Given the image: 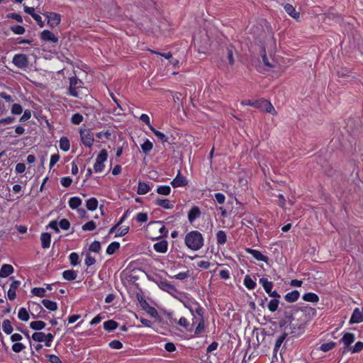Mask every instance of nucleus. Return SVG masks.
Instances as JSON below:
<instances>
[{
  "label": "nucleus",
  "instance_id": "obj_1",
  "mask_svg": "<svg viewBox=\"0 0 363 363\" xmlns=\"http://www.w3.org/2000/svg\"><path fill=\"white\" fill-rule=\"evenodd\" d=\"M316 310L309 306L299 308L295 306L285 308L284 316L280 320V325H289L291 334L298 336L304 331L305 325L316 315Z\"/></svg>",
  "mask_w": 363,
  "mask_h": 363
},
{
  "label": "nucleus",
  "instance_id": "obj_2",
  "mask_svg": "<svg viewBox=\"0 0 363 363\" xmlns=\"http://www.w3.org/2000/svg\"><path fill=\"white\" fill-rule=\"evenodd\" d=\"M184 242L188 248L197 251L203 247L204 239L199 231L192 230L186 235Z\"/></svg>",
  "mask_w": 363,
  "mask_h": 363
},
{
  "label": "nucleus",
  "instance_id": "obj_3",
  "mask_svg": "<svg viewBox=\"0 0 363 363\" xmlns=\"http://www.w3.org/2000/svg\"><path fill=\"white\" fill-rule=\"evenodd\" d=\"M69 80V94L74 97H79V89L83 88V82L76 76L70 77Z\"/></svg>",
  "mask_w": 363,
  "mask_h": 363
},
{
  "label": "nucleus",
  "instance_id": "obj_4",
  "mask_svg": "<svg viewBox=\"0 0 363 363\" xmlns=\"http://www.w3.org/2000/svg\"><path fill=\"white\" fill-rule=\"evenodd\" d=\"M13 64L21 69H26L29 65L28 57L25 54H16L12 60Z\"/></svg>",
  "mask_w": 363,
  "mask_h": 363
},
{
  "label": "nucleus",
  "instance_id": "obj_5",
  "mask_svg": "<svg viewBox=\"0 0 363 363\" xmlns=\"http://www.w3.org/2000/svg\"><path fill=\"white\" fill-rule=\"evenodd\" d=\"M79 133L82 143L85 146L91 147L93 145L94 140V134L91 133V131L89 129H80Z\"/></svg>",
  "mask_w": 363,
  "mask_h": 363
},
{
  "label": "nucleus",
  "instance_id": "obj_6",
  "mask_svg": "<svg viewBox=\"0 0 363 363\" xmlns=\"http://www.w3.org/2000/svg\"><path fill=\"white\" fill-rule=\"evenodd\" d=\"M148 228H153L155 230L158 229L160 235L152 238V240L159 239L161 237H166L168 233V230L166 229L165 226L162 225V221H151L147 225Z\"/></svg>",
  "mask_w": 363,
  "mask_h": 363
},
{
  "label": "nucleus",
  "instance_id": "obj_7",
  "mask_svg": "<svg viewBox=\"0 0 363 363\" xmlns=\"http://www.w3.org/2000/svg\"><path fill=\"white\" fill-rule=\"evenodd\" d=\"M155 282L160 289L168 292L171 295H174V293L177 292L176 287L167 280L159 279L158 280L155 281Z\"/></svg>",
  "mask_w": 363,
  "mask_h": 363
},
{
  "label": "nucleus",
  "instance_id": "obj_8",
  "mask_svg": "<svg viewBox=\"0 0 363 363\" xmlns=\"http://www.w3.org/2000/svg\"><path fill=\"white\" fill-rule=\"evenodd\" d=\"M195 312L198 314L199 316H200L199 322L198 325L196 328V330L194 332V334L196 335H199L203 332L204 328H205V323H204V320H203V309L201 306H199L195 309Z\"/></svg>",
  "mask_w": 363,
  "mask_h": 363
},
{
  "label": "nucleus",
  "instance_id": "obj_9",
  "mask_svg": "<svg viewBox=\"0 0 363 363\" xmlns=\"http://www.w3.org/2000/svg\"><path fill=\"white\" fill-rule=\"evenodd\" d=\"M48 18V24L51 28H55L58 26L61 21V16L55 12L48 13L46 14Z\"/></svg>",
  "mask_w": 363,
  "mask_h": 363
},
{
  "label": "nucleus",
  "instance_id": "obj_10",
  "mask_svg": "<svg viewBox=\"0 0 363 363\" xmlns=\"http://www.w3.org/2000/svg\"><path fill=\"white\" fill-rule=\"evenodd\" d=\"M13 280L8 291L7 296L9 300H14L16 297V291L19 287L21 282L17 280H13V277H10Z\"/></svg>",
  "mask_w": 363,
  "mask_h": 363
},
{
  "label": "nucleus",
  "instance_id": "obj_11",
  "mask_svg": "<svg viewBox=\"0 0 363 363\" xmlns=\"http://www.w3.org/2000/svg\"><path fill=\"white\" fill-rule=\"evenodd\" d=\"M361 322H363V308L360 310L359 308H355L353 311L349 323L350 324H353L359 323Z\"/></svg>",
  "mask_w": 363,
  "mask_h": 363
},
{
  "label": "nucleus",
  "instance_id": "obj_12",
  "mask_svg": "<svg viewBox=\"0 0 363 363\" xmlns=\"http://www.w3.org/2000/svg\"><path fill=\"white\" fill-rule=\"evenodd\" d=\"M355 336L353 333H346L343 337L340 339V342L345 345V350L348 351L350 350V346L354 342Z\"/></svg>",
  "mask_w": 363,
  "mask_h": 363
},
{
  "label": "nucleus",
  "instance_id": "obj_13",
  "mask_svg": "<svg viewBox=\"0 0 363 363\" xmlns=\"http://www.w3.org/2000/svg\"><path fill=\"white\" fill-rule=\"evenodd\" d=\"M246 252L250 254L255 259H256L258 261H262L265 263H267V262L269 261L268 257L264 255L260 251L257 250L247 248Z\"/></svg>",
  "mask_w": 363,
  "mask_h": 363
},
{
  "label": "nucleus",
  "instance_id": "obj_14",
  "mask_svg": "<svg viewBox=\"0 0 363 363\" xmlns=\"http://www.w3.org/2000/svg\"><path fill=\"white\" fill-rule=\"evenodd\" d=\"M187 183L186 178L181 174L180 172H179L176 177L172 181L171 184L174 188H177L184 186Z\"/></svg>",
  "mask_w": 363,
  "mask_h": 363
},
{
  "label": "nucleus",
  "instance_id": "obj_15",
  "mask_svg": "<svg viewBox=\"0 0 363 363\" xmlns=\"http://www.w3.org/2000/svg\"><path fill=\"white\" fill-rule=\"evenodd\" d=\"M40 38L43 41L52 42L56 43L58 42V38L48 30H44L40 34Z\"/></svg>",
  "mask_w": 363,
  "mask_h": 363
},
{
  "label": "nucleus",
  "instance_id": "obj_16",
  "mask_svg": "<svg viewBox=\"0 0 363 363\" xmlns=\"http://www.w3.org/2000/svg\"><path fill=\"white\" fill-rule=\"evenodd\" d=\"M201 215V212L200 211V208L196 206H194L189 211L188 213V220L190 223H193V222L199 218Z\"/></svg>",
  "mask_w": 363,
  "mask_h": 363
},
{
  "label": "nucleus",
  "instance_id": "obj_17",
  "mask_svg": "<svg viewBox=\"0 0 363 363\" xmlns=\"http://www.w3.org/2000/svg\"><path fill=\"white\" fill-rule=\"evenodd\" d=\"M168 243L165 240H162L154 244V250L159 253H165L167 251Z\"/></svg>",
  "mask_w": 363,
  "mask_h": 363
},
{
  "label": "nucleus",
  "instance_id": "obj_18",
  "mask_svg": "<svg viewBox=\"0 0 363 363\" xmlns=\"http://www.w3.org/2000/svg\"><path fill=\"white\" fill-rule=\"evenodd\" d=\"M150 130L155 134V135L164 144L165 143H168L171 144V142L169 141V137L163 133L156 130L154 127L150 126ZM174 143V142H172Z\"/></svg>",
  "mask_w": 363,
  "mask_h": 363
},
{
  "label": "nucleus",
  "instance_id": "obj_19",
  "mask_svg": "<svg viewBox=\"0 0 363 363\" xmlns=\"http://www.w3.org/2000/svg\"><path fill=\"white\" fill-rule=\"evenodd\" d=\"M13 267L9 264H4L0 269V277L5 278L13 273Z\"/></svg>",
  "mask_w": 363,
  "mask_h": 363
},
{
  "label": "nucleus",
  "instance_id": "obj_20",
  "mask_svg": "<svg viewBox=\"0 0 363 363\" xmlns=\"http://www.w3.org/2000/svg\"><path fill=\"white\" fill-rule=\"evenodd\" d=\"M285 11L292 18H294L296 20H298L300 16L299 12H297L295 9V8L289 4H286L284 6Z\"/></svg>",
  "mask_w": 363,
  "mask_h": 363
},
{
  "label": "nucleus",
  "instance_id": "obj_21",
  "mask_svg": "<svg viewBox=\"0 0 363 363\" xmlns=\"http://www.w3.org/2000/svg\"><path fill=\"white\" fill-rule=\"evenodd\" d=\"M40 241L43 249L49 248L51 242V235L48 233H43L40 235Z\"/></svg>",
  "mask_w": 363,
  "mask_h": 363
},
{
  "label": "nucleus",
  "instance_id": "obj_22",
  "mask_svg": "<svg viewBox=\"0 0 363 363\" xmlns=\"http://www.w3.org/2000/svg\"><path fill=\"white\" fill-rule=\"evenodd\" d=\"M300 296V293L297 290H294L287 293L284 296V299L288 303H294L296 301Z\"/></svg>",
  "mask_w": 363,
  "mask_h": 363
},
{
  "label": "nucleus",
  "instance_id": "obj_23",
  "mask_svg": "<svg viewBox=\"0 0 363 363\" xmlns=\"http://www.w3.org/2000/svg\"><path fill=\"white\" fill-rule=\"evenodd\" d=\"M259 282L262 286L266 293L268 294L272 291V288L274 286V283L272 281H268L267 278L262 277L259 279Z\"/></svg>",
  "mask_w": 363,
  "mask_h": 363
},
{
  "label": "nucleus",
  "instance_id": "obj_24",
  "mask_svg": "<svg viewBox=\"0 0 363 363\" xmlns=\"http://www.w3.org/2000/svg\"><path fill=\"white\" fill-rule=\"evenodd\" d=\"M150 190V186L148 184L144 182L139 181L137 193L140 195H144L148 193Z\"/></svg>",
  "mask_w": 363,
  "mask_h": 363
},
{
  "label": "nucleus",
  "instance_id": "obj_25",
  "mask_svg": "<svg viewBox=\"0 0 363 363\" xmlns=\"http://www.w3.org/2000/svg\"><path fill=\"white\" fill-rule=\"evenodd\" d=\"M261 108H263V110L267 113H272L274 115L277 114V111H275L274 106L269 101L267 100L262 99Z\"/></svg>",
  "mask_w": 363,
  "mask_h": 363
},
{
  "label": "nucleus",
  "instance_id": "obj_26",
  "mask_svg": "<svg viewBox=\"0 0 363 363\" xmlns=\"http://www.w3.org/2000/svg\"><path fill=\"white\" fill-rule=\"evenodd\" d=\"M155 204L165 209H172L174 207V205L172 204L170 201L167 199H162L157 198L155 201Z\"/></svg>",
  "mask_w": 363,
  "mask_h": 363
},
{
  "label": "nucleus",
  "instance_id": "obj_27",
  "mask_svg": "<svg viewBox=\"0 0 363 363\" xmlns=\"http://www.w3.org/2000/svg\"><path fill=\"white\" fill-rule=\"evenodd\" d=\"M104 329L108 332H111L118 327V323L113 320H108L104 323Z\"/></svg>",
  "mask_w": 363,
  "mask_h": 363
},
{
  "label": "nucleus",
  "instance_id": "obj_28",
  "mask_svg": "<svg viewBox=\"0 0 363 363\" xmlns=\"http://www.w3.org/2000/svg\"><path fill=\"white\" fill-rule=\"evenodd\" d=\"M77 272L74 269L65 270L62 272V277L67 281H73L77 278Z\"/></svg>",
  "mask_w": 363,
  "mask_h": 363
},
{
  "label": "nucleus",
  "instance_id": "obj_29",
  "mask_svg": "<svg viewBox=\"0 0 363 363\" xmlns=\"http://www.w3.org/2000/svg\"><path fill=\"white\" fill-rule=\"evenodd\" d=\"M98 203V200L94 197H91L86 200V207L87 210L93 211L97 208Z\"/></svg>",
  "mask_w": 363,
  "mask_h": 363
},
{
  "label": "nucleus",
  "instance_id": "obj_30",
  "mask_svg": "<svg viewBox=\"0 0 363 363\" xmlns=\"http://www.w3.org/2000/svg\"><path fill=\"white\" fill-rule=\"evenodd\" d=\"M302 298L305 301H308V302L317 303L319 301L318 296L316 294L312 293V292H309V293H306V294H303V296H302Z\"/></svg>",
  "mask_w": 363,
  "mask_h": 363
},
{
  "label": "nucleus",
  "instance_id": "obj_31",
  "mask_svg": "<svg viewBox=\"0 0 363 363\" xmlns=\"http://www.w3.org/2000/svg\"><path fill=\"white\" fill-rule=\"evenodd\" d=\"M68 203L72 209H77L82 205V199L78 196H74L69 199Z\"/></svg>",
  "mask_w": 363,
  "mask_h": 363
},
{
  "label": "nucleus",
  "instance_id": "obj_32",
  "mask_svg": "<svg viewBox=\"0 0 363 363\" xmlns=\"http://www.w3.org/2000/svg\"><path fill=\"white\" fill-rule=\"evenodd\" d=\"M336 345H337L336 342H335L333 341H330V342L322 344L318 347V350L323 352H327L330 351L333 349H334L336 347Z\"/></svg>",
  "mask_w": 363,
  "mask_h": 363
},
{
  "label": "nucleus",
  "instance_id": "obj_33",
  "mask_svg": "<svg viewBox=\"0 0 363 363\" xmlns=\"http://www.w3.org/2000/svg\"><path fill=\"white\" fill-rule=\"evenodd\" d=\"M43 305L48 310L55 311L57 309V303L55 301L48 300V299H43L42 301Z\"/></svg>",
  "mask_w": 363,
  "mask_h": 363
},
{
  "label": "nucleus",
  "instance_id": "obj_34",
  "mask_svg": "<svg viewBox=\"0 0 363 363\" xmlns=\"http://www.w3.org/2000/svg\"><path fill=\"white\" fill-rule=\"evenodd\" d=\"M45 325V323L42 320H35L30 323V328L36 331L43 330Z\"/></svg>",
  "mask_w": 363,
  "mask_h": 363
},
{
  "label": "nucleus",
  "instance_id": "obj_35",
  "mask_svg": "<svg viewBox=\"0 0 363 363\" xmlns=\"http://www.w3.org/2000/svg\"><path fill=\"white\" fill-rule=\"evenodd\" d=\"M69 147H70V143H69V139L65 136L62 137L60 140V148L62 151L67 152L69 150Z\"/></svg>",
  "mask_w": 363,
  "mask_h": 363
},
{
  "label": "nucleus",
  "instance_id": "obj_36",
  "mask_svg": "<svg viewBox=\"0 0 363 363\" xmlns=\"http://www.w3.org/2000/svg\"><path fill=\"white\" fill-rule=\"evenodd\" d=\"M120 248L118 242H112L106 248V254L111 255L114 254Z\"/></svg>",
  "mask_w": 363,
  "mask_h": 363
},
{
  "label": "nucleus",
  "instance_id": "obj_37",
  "mask_svg": "<svg viewBox=\"0 0 363 363\" xmlns=\"http://www.w3.org/2000/svg\"><path fill=\"white\" fill-rule=\"evenodd\" d=\"M2 329L3 331L7 335H10L12 333L13 328L9 320L6 319L3 321Z\"/></svg>",
  "mask_w": 363,
  "mask_h": 363
},
{
  "label": "nucleus",
  "instance_id": "obj_38",
  "mask_svg": "<svg viewBox=\"0 0 363 363\" xmlns=\"http://www.w3.org/2000/svg\"><path fill=\"white\" fill-rule=\"evenodd\" d=\"M287 336V333H284L281 335H280L276 340V342H275V345H274V353L276 354L277 352H278L279 347H281V345H282V343L284 342V340L286 339Z\"/></svg>",
  "mask_w": 363,
  "mask_h": 363
},
{
  "label": "nucleus",
  "instance_id": "obj_39",
  "mask_svg": "<svg viewBox=\"0 0 363 363\" xmlns=\"http://www.w3.org/2000/svg\"><path fill=\"white\" fill-rule=\"evenodd\" d=\"M217 243L218 245H223L227 241V235L225 231L219 230L216 233Z\"/></svg>",
  "mask_w": 363,
  "mask_h": 363
},
{
  "label": "nucleus",
  "instance_id": "obj_40",
  "mask_svg": "<svg viewBox=\"0 0 363 363\" xmlns=\"http://www.w3.org/2000/svg\"><path fill=\"white\" fill-rule=\"evenodd\" d=\"M244 285L250 290L254 289L256 286V283L249 275H246L244 278Z\"/></svg>",
  "mask_w": 363,
  "mask_h": 363
},
{
  "label": "nucleus",
  "instance_id": "obj_41",
  "mask_svg": "<svg viewBox=\"0 0 363 363\" xmlns=\"http://www.w3.org/2000/svg\"><path fill=\"white\" fill-rule=\"evenodd\" d=\"M33 308L35 307V308H40L39 312H38V313L36 315H34L33 313H32V315L34 318H45V311L39 303H33Z\"/></svg>",
  "mask_w": 363,
  "mask_h": 363
},
{
  "label": "nucleus",
  "instance_id": "obj_42",
  "mask_svg": "<svg viewBox=\"0 0 363 363\" xmlns=\"http://www.w3.org/2000/svg\"><path fill=\"white\" fill-rule=\"evenodd\" d=\"M153 148V144L148 139H146L145 142L141 145V149L143 152L147 154Z\"/></svg>",
  "mask_w": 363,
  "mask_h": 363
},
{
  "label": "nucleus",
  "instance_id": "obj_43",
  "mask_svg": "<svg viewBox=\"0 0 363 363\" xmlns=\"http://www.w3.org/2000/svg\"><path fill=\"white\" fill-rule=\"evenodd\" d=\"M279 304V299L272 298L269 301L267 308L269 311L273 313L277 310Z\"/></svg>",
  "mask_w": 363,
  "mask_h": 363
},
{
  "label": "nucleus",
  "instance_id": "obj_44",
  "mask_svg": "<svg viewBox=\"0 0 363 363\" xmlns=\"http://www.w3.org/2000/svg\"><path fill=\"white\" fill-rule=\"evenodd\" d=\"M18 318L23 321H28L29 320V314L25 308H21L18 313Z\"/></svg>",
  "mask_w": 363,
  "mask_h": 363
},
{
  "label": "nucleus",
  "instance_id": "obj_45",
  "mask_svg": "<svg viewBox=\"0 0 363 363\" xmlns=\"http://www.w3.org/2000/svg\"><path fill=\"white\" fill-rule=\"evenodd\" d=\"M157 192L161 195L168 196L171 192V188L168 185L159 186L157 188Z\"/></svg>",
  "mask_w": 363,
  "mask_h": 363
},
{
  "label": "nucleus",
  "instance_id": "obj_46",
  "mask_svg": "<svg viewBox=\"0 0 363 363\" xmlns=\"http://www.w3.org/2000/svg\"><path fill=\"white\" fill-rule=\"evenodd\" d=\"M10 30L16 35H22L26 32L25 28L19 25L11 26Z\"/></svg>",
  "mask_w": 363,
  "mask_h": 363
},
{
  "label": "nucleus",
  "instance_id": "obj_47",
  "mask_svg": "<svg viewBox=\"0 0 363 363\" xmlns=\"http://www.w3.org/2000/svg\"><path fill=\"white\" fill-rule=\"evenodd\" d=\"M241 104L242 105L251 106L255 108H261L262 107V100L255 101H251V100H246V101H242L241 102Z\"/></svg>",
  "mask_w": 363,
  "mask_h": 363
},
{
  "label": "nucleus",
  "instance_id": "obj_48",
  "mask_svg": "<svg viewBox=\"0 0 363 363\" xmlns=\"http://www.w3.org/2000/svg\"><path fill=\"white\" fill-rule=\"evenodd\" d=\"M45 334L43 332H35L33 335H32V339L35 341V342H43L44 341V339H45Z\"/></svg>",
  "mask_w": 363,
  "mask_h": 363
},
{
  "label": "nucleus",
  "instance_id": "obj_49",
  "mask_svg": "<svg viewBox=\"0 0 363 363\" xmlns=\"http://www.w3.org/2000/svg\"><path fill=\"white\" fill-rule=\"evenodd\" d=\"M96 228V225L95 222H94L93 220H90V221L86 223L85 224H84L82 227V229L84 231H91V230H94Z\"/></svg>",
  "mask_w": 363,
  "mask_h": 363
},
{
  "label": "nucleus",
  "instance_id": "obj_50",
  "mask_svg": "<svg viewBox=\"0 0 363 363\" xmlns=\"http://www.w3.org/2000/svg\"><path fill=\"white\" fill-rule=\"evenodd\" d=\"M147 313L153 318H157L160 322L162 320L161 317L159 315L157 311L152 306L148 307L146 310Z\"/></svg>",
  "mask_w": 363,
  "mask_h": 363
},
{
  "label": "nucleus",
  "instance_id": "obj_51",
  "mask_svg": "<svg viewBox=\"0 0 363 363\" xmlns=\"http://www.w3.org/2000/svg\"><path fill=\"white\" fill-rule=\"evenodd\" d=\"M83 118L84 117L82 114L77 113L72 115L71 122L74 125H79L82 122Z\"/></svg>",
  "mask_w": 363,
  "mask_h": 363
},
{
  "label": "nucleus",
  "instance_id": "obj_52",
  "mask_svg": "<svg viewBox=\"0 0 363 363\" xmlns=\"http://www.w3.org/2000/svg\"><path fill=\"white\" fill-rule=\"evenodd\" d=\"M69 259L70 261V264L72 266H76L79 264V255L76 252H72L69 256Z\"/></svg>",
  "mask_w": 363,
  "mask_h": 363
},
{
  "label": "nucleus",
  "instance_id": "obj_53",
  "mask_svg": "<svg viewBox=\"0 0 363 363\" xmlns=\"http://www.w3.org/2000/svg\"><path fill=\"white\" fill-rule=\"evenodd\" d=\"M31 292L36 296L44 297L45 296V289L43 288L35 287L32 289Z\"/></svg>",
  "mask_w": 363,
  "mask_h": 363
},
{
  "label": "nucleus",
  "instance_id": "obj_54",
  "mask_svg": "<svg viewBox=\"0 0 363 363\" xmlns=\"http://www.w3.org/2000/svg\"><path fill=\"white\" fill-rule=\"evenodd\" d=\"M108 157V153L106 150H101L100 153L98 155L96 161L99 162H103L106 161Z\"/></svg>",
  "mask_w": 363,
  "mask_h": 363
},
{
  "label": "nucleus",
  "instance_id": "obj_55",
  "mask_svg": "<svg viewBox=\"0 0 363 363\" xmlns=\"http://www.w3.org/2000/svg\"><path fill=\"white\" fill-rule=\"evenodd\" d=\"M56 334V332H54V333H49L48 334H45V337L44 339L45 345L47 347H50L51 343L53 340L54 336Z\"/></svg>",
  "mask_w": 363,
  "mask_h": 363
},
{
  "label": "nucleus",
  "instance_id": "obj_56",
  "mask_svg": "<svg viewBox=\"0 0 363 363\" xmlns=\"http://www.w3.org/2000/svg\"><path fill=\"white\" fill-rule=\"evenodd\" d=\"M101 250V243L99 241H94L89 246V250L94 252H99Z\"/></svg>",
  "mask_w": 363,
  "mask_h": 363
},
{
  "label": "nucleus",
  "instance_id": "obj_57",
  "mask_svg": "<svg viewBox=\"0 0 363 363\" xmlns=\"http://www.w3.org/2000/svg\"><path fill=\"white\" fill-rule=\"evenodd\" d=\"M108 345L111 348L115 349V350H120V349L123 348L122 342L117 340L111 341L108 343Z\"/></svg>",
  "mask_w": 363,
  "mask_h": 363
},
{
  "label": "nucleus",
  "instance_id": "obj_58",
  "mask_svg": "<svg viewBox=\"0 0 363 363\" xmlns=\"http://www.w3.org/2000/svg\"><path fill=\"white\" fill-rule=\"evenodd\" d=\"M352 353H357L363 350V342L359 341L355 343L354 346L350 349Z\"/></svg>",
  "mask_w": 363,
  "mask_h": 363
},
{
  "label": "nucleus",
  "instance_id": "obj_59",
  "mask_svg": "<svg viewBox=\"0 0 363 363\" xmlns=\"http://www.w3.org/2000/svg\"><path fill=\"white\" fill-rule=\"evenodd\" d=\"M227 58L228 60L229 64L230 65H233L235 64V60L233 57V50L232 48H227Z\"/></svg>",
  "mask_w": 363,
  "mask_h": 363
},
{
  "label": "nucleus",
  "instance_id": "obj_60",
  "mask_svg": "<svg viewBox=\"0 0 363 363\" xmlns=\"http://www.w3.org/2000/svg\"><path fill=\"white\" fill-rule=\"evenodd\" d=\"M23 108L21 105L18 104H14L11 108V113L15 115H19L22 113Z\"/></svg>",
  "mask_w": 363,
  "mask_h": 363
},
{
  "label": "nucleus",
  "instance_id": "obj_61",
  "mask_svg": "<svg viewBox=\"0 0 363 363\" xmlns=\"http://www.w3.org/2000/svg\"><path fill=\"white\" fill-rule=\"evenodd\" d=\"M59 225L61 229L67 230L70 227V223L67 219L63 218L60 221Z\"/></svg>",
  "mask_w": 363,
  "mask_h": 363
},
{
  "label": "nucleus",
  "instance_id": "obj_62",
  "mask_svg": "<svg viewBox=\"0 0 363 363\" xmlns=\"http://www.w3.org/2000/svg\"><path fill=\"white\" fill-rule=\"evenodd\" d=\"M25 345L21 342H14L12 345V350L16 353L21 352L24 348Z\"/></svg>",
  "mask_w": 363,
  "mask_h": 363
},
{
  "label": "nucleus",
  "instance_id": "obj_63",
  "mask_svg": "<svg viewBox=\"0 0 363 363\" xmlns=\"http://www.w3.org/2000/svg\"><path fill=\"white\" fill-rule=\"evenodd\" d=\"M135 219L139 223H145L147 220V214L146 213H139L136 215Z\"/></svg>",
  "mask_w": 363,
  "mask_h": 363
},
{
  "label": "nucleus",
  "instance_id": "obj_64",
  "mask_svg": "<svg viewBox=\"0 0 363 363\" xmlns=\"http://www.w3.org/2000/svg\"><path fill=\"white\" fill-rule=\"evenodd\" d=\"M45 357L51 363H62V361L60 360L59 357L55 354H46Z\"/></svg>",
  "mask_w": 363,
  "mask_h": 363
}]
</instances>
